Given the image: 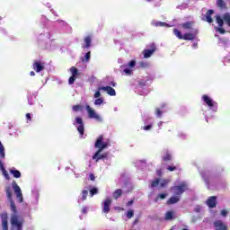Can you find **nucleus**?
I'll return each mask as SVG.
<instances>
[{
    "mask_svg": "<svg viewBox=\"0 0 230 230\" xmlns=\"http://www.w3.org/2000/svg\"><path fill=\"white\" fill-rule=\"evenodd\" d=\"M216 31H218V33L224 35L226 33V29H223V27H217L216 28Z\"/></svg>",
    "mask_w": 230,
    "mask_h": 230,
    "instance_id": "nucleus-40",
    "label": "nucleus"
},
{
    "mask_svg": "<svg viewBox=\"0 0 230 230\" xmlns=\"http://www.w3.org/2000/svg\"><path fill=\"white\" fill-rule=\"evenodd\" d=\"M173 33L176 37L180 39V40H182L184 35H182V32H181V31H179L178 29H173Z\"/></svg>",
    "mask_w": 230,
    "mask_h": 230,
    "instance_id": "nucleus-31",
    "label": "nucleus"
},
{
    "mask_svg": "<svg viewBox=\"0 0 230 230\" xmlns=\"http://www.w3.org/2000/svg\"><path fill=\"white\" fill-rule=\"evenodd\" d=\"M128 66H129V67H136V60H131V61L128 63Z\"/></svg>",
    "mask_w": 230,
    "mask_h": 230,
    "instance_id": "nucleus-46",
    "label": "nucleus"
},
{
    "mask_svg": "<svg viewBox=\"0 0 230 230\" xmlns=\"http://www.w3.org/2000/svg\"><path fill=\"white\" fill-rule=\"evenodd\" d=\"M124 73H126V75H132V70H130L129 68H126L124 69Z\"/></svg>",
    "mask_w": 230,
    "mask_h": 230,
    "instance_id": "nucleus-51",
    "label": "nucleus"
},
{
    "mask_svg": "<svg viewBox=\"0 0 230 230\" xmlns=\"http://www.w3.org/2000/svg\"><path fill=\"white\" fill-rule=\"evenodd\" d=\"M155 26L163 27V26H168V24L164 22H157L155 23Z\"/></svg>",
    "mask_w": 230,
    "mask_h": 230,
    "instance_id": "nucleus-39",
    "label": "nucleus"
},
{
    "mask_svg": "<svg viewBox=\"0 0 230 230\" xmlns=\"http://www.w3.org/2000/svg\"><path fill=\"white\" fill-rule=\"evenodd\" d=\"M10 173H12L13 177H14V179H21V172L18 170H13L11 169Z\"/></svg>",
    "mask_w": 230,
    "mask_h": 230,
    "instance_id": "nucleus-26",
    "label": "nucleus"
},
{
    "mask_svg": "<svg viewBox=\"0 0 230 230\" xmlns=\"http://www.w3.org/2000/svg\"><path fill=\"white\" fill-rule=\"evenodd\" d=\"M164 220H173V211L166 212Z\"/></svg>",
    "mask_w": 230,
    "mask_h": 230,
    "instance_id": "nucleus-34",
    "label": "nucleus"
},
{
    "mask_svg": "<svg viewBox=\"0 0 230 230\" xmlns=\"http://www.w3.org/2000/svg\"><path fill=\"white\" fill-rule=\"evenodd\" d=\"M87 211H89V208H88L87 207H84V208H82V213H83V215H87Z\"/></svg>",
    "mask_w": 230,
    "mask_h": 230,
    "instance_id": "nucleus-48",
    "label": "nucleus"
},
{
    "mask_svg": "<svg viewBox=\"0 0 230 230\" xmlns=\"http://www.w3.org/2000/svg\"><path fill=\"white\" fill-rule=\"evenodd\" d=\"M168 172H175L177 170V167L175 165H169L167 166Z\"/></svg>",
    "mask_w": 230,
    "mask_h": 230,
    "instance_id": "nucleus-43",
    "label": "nucleus"
},
{
    "mask_svg": "<svg viewBox=\"0 0 230 230\" xmlns=\"http://www.w3.org/2000/svg\"><path fill=\"white\" fill-rule=\"evenodd\" d=\"M216 22L218 24V28H224V18L220 15L216 16Z\"/></svg>",
    "mask_w": 230,
    "mask_h": 230,
    "instance_id": "nucleus-27",
    "label": "nucleus"
},
{
    "mask_svg": "<svg viewBox=\"0 0 230 230\" xmlns=\"http://www.w3.org/2000/svg\"><path fill=\"white\" fill-rule=\"evenodd\" d=\"M134 217V210H128L127 213V218L130 219Z\"/></svg>",
    "mask_w": 230,
    "mask_h": 230,
    "instance_id": "nucleus-44",
    "label": "nucleus"
},
{
    "mask_svg": "<svg viewBox=\"0 0 230 230\" xmlns=\"http://www.w3.org/2000/svg\"><path fill=\"white\" fill-rule=\"evenodd\" d=\"M84 44L82 45L83 49H89L93 44V37L91 35L84 37Z\"/></svg>",
    "mask_w": 230,
    "mask_h": 230,
    "instance_id": "nucleus-15",
    "label": "nucleus"
},
{
    "mask_svg": "<svg viewBox=\"0 0 230 230\" xmlns=\"http://www.w3.org/2000/svg\"><path fill=\"white\" fill-rule=\"evenodd\" d=\"M91 59V51H88L85 55H84V59H82L83 62H89V60Z\"/></svg>",
    "mask_w": 230,
    "mask_h": 230,
    "instance_id": "nucleus-37",
    "label": "nucleus"
},
{
    "mask_svg": "<svg viewBox=\"0 0 230 230\" xmlns=\"http://www.w3.org/2000/svg\"><path fill=\"white\" fill-rule=\"evenodd\" d=\"M180 200H181V197L175 195V196L171 197L166 201V204H167V206H172V204H177V202H179Z\"/></svg>",
    "mask_w": 230,
    "mask_h": 230,
    "instance_id": "nucleus-20",
    "label": "nucleus"
},
{
    "mask_svg": "<svg viewBox=\"0 0 230 230\" xmlns=\"http://www.w3.org/2000/svg\"><path fill=\"white\" fill-rule=\"evenodd\" d=\"M94 195H98V189L93 188L90 190V197H94Z\"/></svg>",
    "mask_w": 230,
    "mask_h": 230,
    "instance_id": "nucleus-38",
    "label": "nucleus"
},
{
    "mask_svg": "<svg viewBox=\"0 0 230 230\" xmlns=\"http://www.w3.org/2000/svg\"><path fill=\"white\" fill-rule=\"evenodd\" d=\"M111 204H112V199L111 198H106L102 206V213H105L106 215H108V213H111Z\"/></svg>",
    "mask_w": 230,
    "mask_h": 230,
    "instance_id": "nucleus-10",
    "label": "nucleus"
},
{
    "mask_svg": "<svg viewBox=\"0 0 230 230\" xmlns=\"http://www.w3.org/2000/svg\"><path fill=\"white\" fill-rule=\"evenodd\" d=\"M122 195L123 190L118 189L113 192V199H115V200H118V199H119V197H121Z\"/></svg>",
    "mask_w": 230,
    "mask_h": 230,
    "instance_id": "nucleus-25",
    "label": "nucleus"
},
{
    "mask_svg": "<svg viewBox=\"0 0 230 230\" xmlns=\"http://www.w3.org/2000/svg\"><path fill=\"white\" fill-rule=\"evenodd\" d=\"M161 188H166V186H168V181H164L160 183Z\"/></svg>",
    "mask_w": 230,
    "mask_h": 230,
    "instance_id": "nucleus-47",
    "label": "nucleus"
},
{
    "mask_svg": "<svg viewBox=\"0 0 230 230\" xmlns=\"http://www.w3.org/2000/svg\"><path fill=\"white\" fill-rule=\"evenodd\" d=\"M32 68L36 73H40V71H44L45 66L44 63L40 60H35L32 64Z\"/></svg>",
    "mask_w": 230,
    "mask_h": 230,
    "instance_id": "nucleus-11",
    "label": "nucleus"
},
{
    "mask_svg": "<svg viewBox=\"0 0 230 230\" xmlns=\"http://www.w3.org/2000/svg\"><path fill=\"white\" fill-rule=\"evenodd\" d=\"M221 216L227 217V210H226V209L221 210Z\"/></svg>",
    "mask_w": 230,
    "mask_h": 230,
    "instance_id": "nucleus-53",
    "label": "nucleus"
},
{
    "mask_svg": "<svg viewBox=\"0 0 230 230\" xmlns=\"http://www.w3.org/2000/svg\"><path fill=\"white\" fill-rule=\"evenodd\" d=\"M26 119H27L29 121H31V114L26 113Z\"/></svg>",
    "mask_w": 230,
    "mask_h": 230,
    "instance_id": "nucleus-54",
    "label": "nucleus"
},
{
    "mask_svg": "<svg viewBox=\"0 0 230 230\" xmlns=\"http://www.w3.org/2000/svg\"><path fill=\"white\" fill-rule=\"evenodd\" d=\"M94 174L93 173H90V181H94Z\"/></svg>",
    "mask_w": 230,
    "mask_h": 230,
    "instance_id": "nucleus-55",
    "label": "nucleus"
},
{
    "mask_svg": "<svg viewBox=\"0 0 230 230\" xmlns=\"http://www.w3.org/2000/svg\"><path fill=\"white\" fill-rule=\"evenodd\" d=\"M159 182H161V179H155L151 182V188H157V186H159Z\"/></svg>",
    "mask_w": 230,
    "mask_h": 230,
    "instance_id": "nucleus-36",
    "label": "nucleus"
},
{
    "mask_svg": "<svg viewBox=\"0 0 230 230\" xmlns=\"http://www.w3.org/2000/svg\"><path fill=\"white\" fill-rule=\"evenodd\" d=\"M6 154L4 153V146H3V144L0 141V157L1 159H4Z\"/></svg>",
    "mask_w": 230,
    "mask_h": 230,
    "instance_id": "nucleus-33",
    "label": "nucleus"
},
{
    "mask_svg": "<svg viewBox=\"0 0 230 230\" xmlns=\"http://www.w3.org/2000/svg\"><path fill=\"white\" fill-rule=\"evenodd\" d=\"M138 84L141 85V87H145L146 85V81L141 80L138 82Z\"/></svg>",
    "mask_w": 230,
    "mask_h": 230,
    "instance_id": "nucleus-49",
    "label": "nucleus"
},
{
    "mask_svg": "<svg viewBox=\"0 0 230 230\" xmlns=\"http://www.w3.org/2000/svg\"><path fill=\"white\" fill-rule=\"evenodd\" d=\"M102 103H103V100L102 98H97L94 101V105H102Z\"/></svg>",
    "mask_w": 230,
    "mask_h": 230,
    "instance_id": "nucleus-42",
    "label": "nucleus"
},
{
    "mask_svg": "<svg viewBox=\"0 0 230 230\" xmlns=\"http://www.w3.org/2000/svg\"><path fill=\"white\" fill-rule=\"evenodd\" d=\"M73 111H75V112H78V111H82V106L75 105L73 106Z\"/></svg>",
    "mask_w": 230,
    "mask_h": 230,
    "instance_id": "nucleus-45",
    "label": "nucleus"
},
{
    "mask_svg": "<svg viewBox=\"0 0 230 230\" xmlns=\"http://www.w3.org/2000/svg\"><path fill=\"white\" fill-rule=\"evenodd\" d=\"M134 204V200L128 201L127 206H132Z\"/></svg>",
    "mask_w": 230,
    "mask_h": 230,
    "instance_id": "nucleus-56",
    "label": "nucleus"
},
{
    "mask_svg": "<svg viewBox=\"0 0 230 230\" xmlns=\"http://www.w3.org/2000/svg\"><path fill=\"white\" fill-rule=\"evenodd\" d=\"M70 73L72 76L69 77L68 84L69 85H73V84H75V82L76 81V78H78L80 72H78V68L72 66L70 67Z\"/></svg>",
    "mask_w": 230,
    "mask_h": 230,
    "instance_id": "nucleus-5",
    "label": "nucleus"
},
{
    "mask_svg": "<svg viewBox=\"0 0 230 230\" xmlns=\"http://www.w3.org/2000/svg\"><path fill=\"white\" fill-rule=\"evenodd\" d=\"M81 195H82V198H81L82 200H87V195H89V191L87 190H83L81 192Z\"/></svg>",
    "mask_w": 230,
    "mask_h": 230,
    "instance_id": "nucleus-35",
    "label": "nucleus"
},
{
    "mask_svg": "<svg viewBox=\"0 0 230 230\" xmlns=\"http://www.w3.org/2000/svg\"><path fill=\"white\" fill-rule=\"evenodd\" d=\"M149 48H150V49H144L143 50L144 58H150L152 57V55H154V53H155V50L157 49L155 48V43H151L149 45Z\"/></svg>",
    "mask_w": 230,
    "mask_h": 230,
    "instance_id": "nucleus-8",
    "label": "nucleus"
},
{
    "mask_svg": "<svg viewBox=\"0 0 230 230\" xmlns=\"http://www.w3.org/2000/svg\"><path fill=\"white\" fill-rule=\"evenodd\" d=\"M215 230H227V226L222 222V220H217L214 222Z\"/></svg>",
    "mask_w": 230,
    "mask_h": 230,
    "instance_id": "nucleus-17",
    "label": "nucleus"
},
{
    "mask_svg": "<svg viewBox=\"0 0 230 230\" xmlns=\"http://www.w3.org/2000/svg\"><path fill=\"white\" fill-rule=\"evenodd\" d=\"M202 101L204 102V103H206V105L210 107V109H213V107H217V102L213 101V99H211L208 95H203Z\"/></svg>",
    "mask_w": 230,
    "mask_h": 230,
    "instance_id": "nucleus-13",
    "label": "nucleus"
},
{
    "mask_svg": "<svg viewBox=\"0 0 230 230\" xmlns=\"http://www.w3.org/2000/svg\"><path fill=\"white\" fill-rule=\"evenodd\" d=\"M23 221H19V216L13 215L11 217L12 230H22Z\"/></svg>",
    "mask_w": 230,
    "mask_h": 230,
    "instance_id": "nucleus-3",
    "label": "nucleus"
},
{
    "mask_svg": "<svg viewBox=\"0 0 230 230\" xmlns=\"http://www.w3.org/2000/svg\"><path fill=\"white\" fill-rule=\"evenodd\" d=\"M217 5L218 6V8H222L225 9L227 8V4H226V2L224 0H217Z\"/></svg>",
    "mask_w": 230,
    "mask_h": 230,
    "instance_id": "nucleus-29",
    "label": "nucleus"
},
{
    "mask_svg": "<svg viewBox=\"0 0 230 230\" xmlns=\"http://www.w3.org/2000/svg\"><path fill=\"white\" fill-rule=\"evenodd\" d=\"M107 157H109V153H103L102 155H98L95 156L94 158V155H93L92 159L93 161H96V163H98V161H102V159H107Z\"/></svg>",
    "mask_w": 230,
    "mask_h": 230,
    "instance_id": "nucleus-22",
    "label": "nucleus"
},
{
    "mask_svg": "<svg viewBox=\"0 0 230 230\" xmlns=\"http://www.w3.org/2000/svg\"><path fill=\"white\" fill-rule=\"evenodd\" d=\"M111 85H112V87H116V83L111 82Z\"/></svg>",
    "mask_w": 230,
    "mask_h": 230,
    "instance_id": "nucleus-59",
    "label": "nucleus"
},
{
    "mask_svg": "<svg viewBox=\"0 0 230 230\" xmlns=\"http://www.w3.org/2000/svg\"><path fill=\"white\" fill-rule=\"evenodd\" d=\"M152 128V125H147L143 127V130H150Z\"/></svg>",
    "mask_w": 230,
    "mask_h": 230,
    "instance_id": "nucleus-52",
    "label": "nucleus"
},
{
    "mask_svg": "<svg viewBox=\"0 0 230 230\" xmlns=\"http://www.w3.org/2000/svg\"><path fill=\"white\" fill-rule=\"evenodd\" d=\"M172 159H173V158L172 157V154H170V152H168V151H166V152H165V155H164V156L162 157V161H163L164 163H170V162H172Z\"/></svg>",
    "mask_w": 230,
    "mask_h": 230,
    "instance_id": "nucleus-23",
    "label": "nucleus"
},
{
    "mask_svg": "<svg viewBox=\"0 0 230 230\" xmlns=\"http://www.w3.org/2000/svg\"><path fill=\"white\" fill-rule=\"evenodd\" d=\"M156 173H157V175H158L159 177H161V175H162L163 172L159 170V171L156 172Z\"/></svg>",
    "mask_w": 230,
    "mask_h": 230,
    "instance_id": "nucleus-57",
    "label": "nucleus"
},
{
    "mask_svg": "<svg viewBox=\"0 0 230 230\" xmlns=\"http://www.w3.org/2000/svg\"><path fill=\"white\" fill-rule=\"evenodd\" d=\"M12 186L19 202H22V191L21 190V187L17 184V181H13Z\"/></svg>",
    "mask_w": 230,
    "mask_h": 230,
    "instance_id": "nucleus-7",
    "label": "nucleus"
},
{
    "mask_svg": "<svg viewBox=\"0 0 230 230\" xmlns=\"http://www.w3.org/2000/svg\"><path fill=\"white\" fill-rule=\"evenodd\" d=\"M0 218L2 219L3 230H8V213L4 212L0 214Z\"/></svg>",
    "mask_w": 230,
    "mask_h": 230,
    "instance_id": "nucleus-14",
    "label": "nucleus"
},
{
    "mask_svg": "<svg viewBox=\"0 0 230 230\" xmlns=\"http://www.w3.org/2000/svg\"><path fill=\"white\" fill-rule=\"evenodd\" d=\"M30 75L31 76H35V72H33V71L30 72Z\"/></svg>",
    "mask_w": 230,
    "mask_h": 230,
    "instance_id": "nucleus-58",
    "label": "nucleus"
},
{
    "mask_svg": "<svg viewBox=\"0 0 230 230\" xmlns=\"http://www.w3.org/2000/svg\"><path fill=\"white\" fill-rule=\"evenodd\" d=\"M197 35H199V30L194 29L192 32L183 34L182 40H195Z\"/></svg>",
    "mask_w": 230,
    "mask_h": 230,
    "instance_id": "nucleus-9",
    "label": "nucleus"
},
{
    "mask_svg": "<svg viewBox=\"0 0 230 230\" xmlns=\"http://www.w3.org/2000/svg\"><path fill=\"white\" fill-rule=\"evenodd\" d=\"M86 111L88 112V116L91 119H96L97 121H102V117L97 114V112L91 108V106L86 105Z\"/></svg>",
    "mask_w": 230,
    "mask_h": 230,
    "instance_id": "nucleus-6",
    "label": "nucleus"
},
{
    "mask_svg": "<svg viewBox=\"0 0 230 230\" xmlns=\"http://www.w3.org/2000/svg\"><path fill=\"white\" fill-rule=\"evenodd\" d=\"M138 220L136 219L134 222H133V225L136 226V224H137Z\"/></svg>",
    "mask_w": 230,
    "mask_h": 230,
    "instance_id": "nucleus-60",
    "label": "nucleus"
},
{
    "mask_svg": "<svg viewBox=\"0 0 230 230\" xmlns=\"http://www.w3.org/2000/svg\"><path fill=\"white\" fill-rule=\"evenodd\" d=\"M155 115L157 116V118L163 117V111H161V109H159V108L155 109Z\"/></svg>",
    "mask_w": 230,
    "mask_h": 230,
    "instance_id": "nucleus-41",
    "label": "nucleus"
},
{
    "mask_svg": "<svg viewBox=\"0 0 230 230\" xmlns=\"http://www.w3.org/2000/svg\"><path fill=\"white\" fill-rule=\"evenodd\" d=\"M181 27L183 28V30H195L193 29V22H187L185 23H181Z\"/></svg>",
    "mask_w": 230,
    "mask_h": 230,
    "instance_id": "nucleus-24",
    "label": "nucleus"
},
{
    "mask_svg": "<svg viewBox=\"0 0 230 230\" xmlns=\"http://www.w3.org/2000/svg\"><path fill=\"white\" fill-rule=\"evenodd\" d=\"M5 193L7 195L8 200L10 201L11 210L13 211V215H17V207L12 199V188L6 187Z\"/></svg>",
    "mask_w": 230,
    "mask_h": 230,
    "instance_id": "nucleus-4",
    "label": "nucleus"
},
{
    "mask_svg": "<svg viewBox=\"0 0 230 230\" xmlns=\"http://www.w3.org/2000/svg\"><path fill=\"white\" fill-rule=\"evenodd\" d=\"M166 197H168L167 193H160V194H158V197H156L155 199V202H158L159 200H164V199H166Z\"/></svg>",
    "mask_w": 230,
    "mask_h": 230,
    "instance_id": "nucleus-30",
    "label": "nucleus"
},
{
    "mask_svg": "<svg viewBox=\"0 0 230 230\" xmlns=\"http://www.w3.org/2000/svg\"><path fill=\"white\" fill-rule=\"evenodd\" d=\"M188 190V184L186 182H181L179 185L171 187V191H172L177 197H181L184 191Z\"/></svg>",
    "mask_w": 230,
    "mask_h": 230,
    "instance_id": "nucleus-2",
    "label": "nucleus"
},
{
    "mask_svg": "<svg viewBox=\"0 0 230 230\" xmlns=\"http://www.w3.org/2000/svg\"><path fill=\"white\" fill-rule=\"evenodd\" d=\"M223 21H225L226 24L229 26L230 28V13H225L223 14Z\"/></svg>",
    "mask_w": 230,
    "mask_h": 230,
    "instance_id": "nucleus-28",
    "label": "nucleus"
},
{
    "mask_svg": "<svg viewBox=\"0 0 230 230\" xmlns=\"http://www.w3.org/2000/svg\"><path fill=\"white\" fill-rule=\"evenodd\" d=\"M99 91H106L109 96H116V90L111 86H102L99 87Z\"/></svg>",
    "mask_w": 230,
    "mask_h": 230,
    "instance_id": "nucleus-16",
    "label": "nucleus"
},
{
    "mask_svg": "<svg viewBox=\"0 0 230 230\" xmlns=\"http://www.w3.org/2000/svg\"><path fill=\"white\" fill-rule=\"evenodd\" d=\"M207 206L211 208H217V196L209 197L207 200Z\"/></svg>",
    "mask_w": 230,
    "mask_h": 230,
    "instance_id": "nucleus-19",
    "label": "nucleus"
},
{
    "mask_svg": "<svg viewBox=\"0 0 230 230\" xmlns=\"http://www.w3.org/2000/svg\"><path fill=\"white\" fill-rule=\"evenodd\" d=\"M148 2L152 1V0H147Z\"/></svg>",
    "mask_w": 230,
    "mask_h": 230,
    "instance_id": "nucleus-61",
    "label": "nucleus"
},
{
    "mask_svg": "<svg viewBox=\"0 0 230 230\" xmlns=\"http://www.w3.org/2000/svg\"><path fill=\"white\" fill-rule=\"evenodd\" d=\"M93 96L94 98H100L102 96V93H100V91H96Z\"/></svg>",
    "mask_w": 230,
    "mask_h": 230,
    "instance_id": "nucleus-50",
    "label": "nucleus"
},
{
    "mask_svg": "<svg viewBox=\"0 0 230 230\" xmlns=\"http://www.w3.org/2000/svg\"><path fill=\"white\" fill-rule=\"evenodd\" d=\"M170 230H173V229H170Z\"/></svg>",
    "mask_w": 230,
    "mask_h": 230,
    "instance_id": "nucleus-62",
    "label": "nucleus"
},
{
    "mask_svg": "<svg viewBox=\"0 0 230 230\" xmlns=\"http://www.w3.org/2000/svg\"><path fill=\"white\" fill-rule=\"evenodd\" d=\"M0 169L2 170L3 175L6 181H10V174H8V171L4 168L2 160H0Z\"/></svg>",
    "mask_w": 230,
    "mask_h": 230,
    "instance_id": "nucleus-21",
    "label": "nucleus"
},
{
    "mask_svg": "<svg viewBox=\"0 0 230 230\" xmlns=\"http://www.w3.org/2000/svg\"><path fill=\"white\" fill-rule=\"evenodd\" d=\"M75 123H77V125H79V126L77 127V130H78L79 134H80L81 136H84V132H85V128H84V119H82L81 117H76V118H75Z\"/></svg>",
    "mask_w": 230,
    "mask_h": 230,
    "instance_id": "nucleus-12",
    "label": "nucleus"
},
{
    "mask_svg": "<svg viewBox=\"0 0 230 230\" xmlns=\"http://www.w3.org/2000/svg\"><path fill=\"white\" fill-rule=\"evenodd\" d=\"M6 154L4 153V146H3V144L0 141V157L1 159H4Z\"/></svg>",
    "mask_w": 230,
    "mask_h": 230,
    "instance_id": "nucleus-32",
    "label": "nucleus"
},
{
    "mask_svg": "<svg viewBox=\"0 0 230 230\" xmlns=\"http://www.w3.org/2000/svg\"><path fill=\"white\" fill-rule=\"evenodd\" d=\"M109 146V142H104L103 141V135H101L97 137L95 141V148L98 150L95 152L93 158H96V155H100L105 148Z\"/></svg>",
    "mask_w": 230,
    "mask_h": 230,
    "instance_id": "nucleus-1",
    "label": "nucleus"
},
{
    "mask_svg": "<svg viewBox=\"0 0 230 230\" xmlns=\"http://www.w3.org/2000/svg\"><path fill=\"white\" fill-rule=\"evenodd\" d=\"M213 13H215L214 10L212 9L208 10L205 15V19H203V21H206V22H208V24H211V22H213V17H211Z\"/></svg>",
    "mask_w": 230,
    "mask_h": 230,
    "instance_id": "nucleus-18",
    "label": "nucleus"
}]
</instances>
